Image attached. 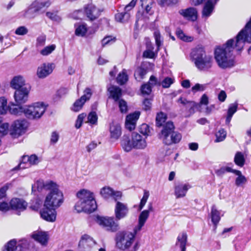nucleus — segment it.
Masks as SVG:
<instances>
[{
	"mask_svg": "<svg viewBox=\"0 0 251 251\" xmlns=\"http://www.w3.org/2000/svg\"><path fill=\"white\" fill-rule=\"evenodd\" d=\"M245 42L251 43V19L237 34L235 41L228 40L225 45L215 49L214 57L218 66L222 69L234 66L235 64L234 51L242 50Z\"/></svg>",
	"mask_w": 251,
	"mask_h": 251,
	"instance_id": "obj_1",
	"label": "nucleus"
},
{
	"mask_svg": "<svg viewBox=\"0 0 251 251\" xmlns=\"http://www.w3.org/2000/svg\"><path fill=\"white\" fill-rule=\"evenodd\" d=\"M39 192L45 191L46 195L44 201L43 206L50 208H58L64 202V198L59 186L52 180L44 181L43 180H37L32 186Z\"/></svg>",
	"mask_w": 251,
	"mask_h": 251,
	"instance_id": "obj_2",
	"label": "nucleus"
},
{
	"mask_svg": "<svg viewBox=\"0 0 251 251\" xmlns=\"http://www.w3.org/2000/svg\"><path fill=\"white\" fill-rule=\"evenodd\" d=\"M78 201L75 209L78 212L91 213L97 207L94 193L89 190L82 189L76 194Z\"/></svg>",
	"mask_w": 251,
	"mask_h": 251,
	"instance_id": "obj_3",
	"label": "nucleus"
},
{
	"mask_svg": "<svg viewBox=\"0 0 251 251\" xmlns=\"http://www.w3.org/2000/svg\"><path fill=\"white\" fill-rule=\"evenodd\" d=\"M196 67L201 71H207L212 67V57L207 54L202 47L196 48L192 52Z\"/></svg>",
	"mask_w": 251,
	"mask_h": 251,
	"instance_id": "obj_4",
	"label": "nucleus"
},
{
	"mask_svg": "<svg viewBox=\"0 0 251 251\" xmlns=\"http://www.w3.org/2000/svg\"><path fill=\"white\" fill-rule=\"evenodd\" d=\"M121 145L125 151L128 152L132 149L144 150L147 147V143L146 138L134 132L132 134L131 140L127 136H124L121 141Z\"/></svg>",
	"mask_w": 251,
	"mask_h": 251,
	"instance_id": "obj_5",
	"label": "nucleus"
},
{
	"mask_svg": "<svg viewBox=\"0 0 251 251\" xmlns=\"http://www.w3.org/2000/svg\"><path fill=\"white\" fill-rule=\"evenodd\" d=\"M138 232L134 228L133 231H124L118 232L116 237L117 247L123 250L129 249L133 244Z\"/></svg>",
	"mask_w": 251,
	"mask_h": 251,
	"instance_id": "obj_6",
	"label": "nucleus"
},
{
	"mask_svg": "<svg viewBox=\"0 0 251 251\" xmlns=\"http://www.w3.org/2000/svg\"><path fill=\"white\" fill-rule=\"evenodd\" d=\"M47 106L43 101H38L25 105V116L30 120H38L45 113Z\"/></svg>",
	"mask_w": 251,
	"mask_h": 251,
	"instance_id": "obj_7",
	"label": "nucleus"
},
{
	"mask_svg": "<svg viewBox=\"0 0 251 251\" xmlns=\"http://www.w3.org/2000/svg\"><path fill=\"white\" fill-rule=\"evenodd\" d=\"M28 126V123L25 119L16 120L10 127V134L14 138L18 137L25 132Z\"/></svg>",
	"mask_w": 251,
	"mask_h": 251,
	"instance_id": "obj_8",
	"label": "nucleus"
},
{
	"mask_svg": "<svg viewBox=\"0 0 251 251\" xmlns=\"http://www.w3.org/2000/svg\"><path fill=\"white\" fill-rule=\"evenodd\" d=\"M96 222L99 225L105 227L107 230L115 232L119 230V224L116 223L113 217H104L97 216Z\"/></svg>",
	"mask_w": 251,
	"mask_h": 251,
	"instance_id": "obj_9",
	"label": "nucleus"
},
{
	"mask_svg": "<svg viewBox=\"0 0 251 251\" xmlns=\"http://www.w3.org/2000/svg\"><path fill=\"white\" fill-rule=\"evenodd\" d=\"M174 126L171 121H168L163 126V128L160 135V138L166 145H170L173 144L172 133L174 130Z\"/></svg>",
	"mask_w": 251,
	"mask_h": 251,
	"instance_id": "obj_10",
	"label": "nucleus"
},
{
	"mask_svg": "<svg viewBox=\"0 0 251 251\" xmlns=\"http://www.w3.org/2000/svg\"><path fill=\"white\" fill-rule=\"evenodd\" d=\"M30 91V86L15 90L14 94V98L16 103L19 104L25 103L28 100Z\"/></svg>",
	"mask_w": 251,
	"mask_h": 251,
	"instance_id": "obj_11",
	"label": "nucleus"
},
{
	"mask_svg": "<svg viewBox=\"0 0 251 251\" xmlns=\"http://www.w3.org/2000/svg\"><path fill=\"white\" fill-rule=\"evenodd\" d=\"M115 216L117 220H120L127 216L129 209L127 204L119 201L118 200L115 201Z\"/></svg>",
	"mask_w": 251,
	"mask_h": 251,
	"instance_id": "obj_12",
	"label": "nucleus"
},
{
	"mask_svg": "<svg viewBox=\"0 0 251 251\" xmlns=\"http://www.w3.org/2000/svg\"><path fill=\"white\" fill-rule=\"evenodd\" d=\"M92 93L91 90L87 88L84 91V94L81 98L77 100L73 104L71 109L74 112H78L82 108L85 102L88 100L92 96Z\"/></svg>",
	"mask_w": 251,
	"mask_h": 251,
	"instance_id": "obj_13",
	"label": "nucleus"
},
{
	"mask_svg": "<svg viewBox=\"0 0 251 251\" xmlns=\"http://www.w3.org/2000/svg\"><path fill=\"white\" fill-rule=\"evenodd\" d=\"M55 68L53 63H44L37 68L36 75L40 78H44L52 73Z\"/></svg>",
	"mask_w": 251,
	"mask_h": 251,
	"instance_id": "obj_14",
	"label": "nucleus"
},
{
	"mask_svg": "<svg viewBox=\"0 0 251 251\" xmlns=\"http://www.w3.org/2000/svg\"><path fill=\"white\" fill-rule=\"evenodd\" d=\"M100 194L102 198L108 199L112 197L115 201L119 200L122 197V193L120 191H115L109 186L102 187L100 190Z\"/></svg>",
	"mask_w": 251,
	"mask_h": 251,
	"instance_id": "obj_15",
	"label": "nucleus"
},
{
	"mask_svg": "<svg viewBox=\"0 0 251 251\" xmlns=\"http://www.w3.org/2000/svg\"><path fill=\"white\" fill-rule=\"evenodd\" d=\"M85 14L90 21H94L100 15L101 11L100 8L92 3L88 4L84 7Z\"/></svg>",
	"mask_w": 251,
	"mask_h": 251,
	"instance_id": "obj_16",
	"label": "nucleus"
},
{
	"mask_svg": "<svg viewBox=\"0 0 251 251\" xmlns=\"http://www.w3.org/2000/svg\"><path fill=\"white\" fill-rule=\"evenodd\" d=\"M56 208L52 207H46L43 206V208L40 211V215L43 219L49 222H54L56 218Z\"/></svg>",
	"mask_w": 251,
	"mask_h": 251,
	"instance_id": "obj_17",
	"label": "nucleus"
},
{
	"mask_svg": "<svg viewBox=\"0 0 251 251\" xmlns=\"http://www.w3.org/2000/svg\"><path fill=\"white\" fill-rule=\"evenodd\" d=\"M95 241L89 235H82L79 242V246L85 250V251H92L96 245Z\"/></svg>",
	"mask_w": 251,
	"mask_h": 251,
	"instance_id": "obj_18",
	"label": "nucleus"
},
{
	"mask_svg": "<svg viewBox=\"0 0 251 251\" xmlns=\"http://www.w3.org/2000/svg\"><path fill=\"white\" fill-rule=\"evenodd\" d=\"M41 161V159L35 154L30 156L25 155L19 164L20 169L28 168L31 165H36Z\"/></svg>",
	"mask_w": 251,
	"mask_h": 251,
	"instance_id": "obj_19",
	"label": "nucleus"
},
{
	"mask_svg": "<svg viewBox=\"0 0 251 251\" xmlns=\"http://www.w3.org/2000/svg\"><path fill=\"white\" fill-rule=\"evenodd\" d=\"M140 115V112L135 111L127 115L125 122L126 127L129 130L134 129Z\"/></svg>",
	"mask_w": 251,
	"mask_h": 251,
	"instance_id": "obj_20",
	"label": "nucleus"
},
{
	"mask_svg": "<svg viewBox=\"0 0 251 251\" xmlns=\"http://www.w3.org/2000/svg\"><path fill=\"white\" fill-rule=\"evenodd\" d=\"M109 130L110 138L114 141L118 140L122 134V128L119 124L113 122L110 124Z\"/></svg>",
	"mask_w": 251,
	"mask_h": 251,
	"instance_id": "obj_21",
	"label": "nucleus"
},
{
	"mask_svg": "<svg viewBox=\"0 0 251 251\" xmlns=\"http://www.w3.org/2000/svg\"><path fill=\"white\" fill-rule=\"evenodd\" d=\"M28 86L25 84V79L24 77L21 75L14 76L10 82V86L15 90L22 89Z\"/></svg>",
	"mask_w": 251,
	"mask_h": 251,
	"instance_id": "obj_22",
	"label": "nucleus"
},
{
	"mask_svg": "<svg viewBox=\"0 0 251 251\" xmlns=\"http://www.w3.org/2000/svg\"><path fill=\"white\" fill-rule=\"evenodd\" d=\"M191 188L188 183H178L175 185L174 193L176 198H181L185 196L187 191Z\"/></svg>",
	"mask_w": 251,
	"mask_h": 251,
	"instance_id": "obj_23",
	"label": "nucleus"
},
{
	"mask_svg": "<svg viewBox=\"0 0 251 251\" xmlns=\"http://www.w3.org/2000/svg\"><path fill=\"white\" fill-rule=\"evenodd\" d=\"M219 0H207L205 3L202 12V18L207 19L212 14L215 5Z\"/></svg>",
	"mask_w": 251,
	"mask_h": 251,
	"instance_id": "obj_24",
	"label": "nucleus"
},
{
	"mask_svg": "<svg viewBox=\"0 0 251 251\" xmlns=\"http://www.w3.org/2000/svg\"><path fill=\"white\" fill-rule=\"evenodd\" d=\"M152 64L149 62H144L142 64L141 66L138 68L135 72L134 76L135 79L138 81L142 79L148 72V66L152 67Z\"/></svg>",
	"mask_w": 251,
	"mask_h": 251,
	"instance_id": "obj_25",
	"label": "nucleus"
},
{
	"mask_svg": "<svg viewBox=\"0 0 251 251\" xmlns=\"http://www.w3.org/2000/svg\"><path fill=\"white\" fill-rule=\"evenodd\" d=\"M31 237L43 245L47 244L49 239L47 232L42 231H34L32 233Z\"/></svg>",
	"mask_w": 251,
	"mask_h": 251,
	"instance_id": "obj_26",
	"label": "nucleus"
},
{
	"mask_svg": "<svg viewBox=\"0 0 251 251\" xmlns=\"http://www.w3.org/2000/svg\"><path fill=\"white\" fill-rule=\"evenodd\" d=\"M11 207L19 211H24L26 209L27 206V203L23 199L14 198L10 201Z\"/></svg>",
	"mask_w": 251,
	"mask_h": 251,
	"instance_id": "obj_27",
	"label": "nucleus"
},
{
	"mask_svg": "<svg viewBox=\"0 0 251 251\" xmlns=\"http://www.w3.org/2000/svg\"><path fill=\"white\" fill-rule=\"evenodd\" d=\"M150 215V210H144L139 214L138 225L134 227L135 231H140L144 226Z\"/></svg>",
	"mask_w": 251,
	"mask_h": 251,
	"instance_id": "obj_28",
	"label": "nucleus"
},
{
	"mask_svg": "<svg viewBox=\"0 0 251 251\" xmlns=\"http://www.w3.org/2000/svg\"><path fill=\"white\" fill-rule=\"evenodd\" d=\"M179 13L184 17L192 21H196L197 19V11L194 8H189L186 9H182L180 10Z\"/></svg>",
	"mask_w": 251,
	"mask_h": 251,
	"instance_id": "obj_29",
	"label": "nucleus"
},
{
	"mask_svg": "<svg viewBox=\"0 0 251 251\" xmlns=\"http://www.w3.org/2000/svg\"><path fill=\"white\" fill-rule=\"evenodd\" d=\"M50 4L51 2L49 0L44 1H35L31 4L37 14L43 12L44 9L49 7Z\"/></svg>",
	"mask_w": 251,
	"mask_h": 251,
	"instance_id": "obj_30",
	"label": "nucleus"
},
{
	"mask_svg": "<svg viewBox=\"0 0 251 251\" xmlns=\"http://www.w3.org/2000/svg\"><path fill=\"white\" fill-rule=\"evenodd\" d=\"M188 236L186 232L180 233L176 239V245L179 247L181 251H186Z\"/></svg>",
	"mask_w": 251,
	"mask_h": 251,
	"instance_id": "obj_31",
	"label": "nucleus"
},
{
	"mask_svg": "<svg viewBox=\"0 0 251 251\" xmlns=\"http://www.w3.org/2000/svg\"><path fill=\"white\" fill-rule=\"evenodd\" d=\"M9 111L11 114L16 116H21L23 114L25 115V105L23 106L21 104L13 103L9 107Z\"/></svg>",
	"mask_w": 251,
	"mask_h": 251,
	"instance_id": "obj_32",
	"label": "nucleus"
},
{
	"mask_svg": "<svg viewBox=\"0 0 251 251\" xmlns=\"http://www.w3.org/2000/svg\"><path fill=\"white\" fill-rule=\"evenodd\" d=\"M110 93V97L112 98L115 101H118L122 96V90L119 87L111 86L108 89Z\"/></svg>",
	"mask_w": 251,
	"mask_h": 251,
	"instance_id": "obj_33",
	"label": "nucleus"
},
{
	"mask_svg": "<svg viewBox=\"0 0 251 251\" xmlns=\"http://www.w3.org/2000/svg\"><path fill=\"white\" fill-rule=\"evenodd\" d=\"M223 215V214L221 215V211L218 210L215 206L213 205L211 207L210 212L211 221L215 226H217V224L220 221L221 216Z\"/></svg>",
	"mask_w": 251,
	"mask_h": 251,
	"instance_id": "obj_34",
	"label": "nucleus"
},
{
	"mask_svg": "<svg viewBox=\"0 0 251 251\" xmlns=\"http://www.w3.org/2000/svg\"><path fill=\"white\" fill-rule=\"evenodd\" d=\"M75 34L77 36L84 37L86 35L88 31V27L86 24H77L75 25Z\"/></svg>",
	"mask_w": 251,
	"mask_h": 251,
	"instance_id": "obj_35",
	"label": "nucleus"
},
{
	"mask_svg": "<svg viewBox=\"0 0 251 251\" xmlns=\"http://www.w3.org/2000/svg\"><path fill=\"white\" fill-rule=\"evenodd\" d=\"M233 173L237 176L235 181V184L237 186H241L247 182V178L242 175L241 171L234 170Z\"/></svg>",
	"mask_w": 251,
	"mask_h": 251,
	"instance_id": "obj_36",
	"label": "nucleus"
},
{
	"mask_svg": "<svg viewBox=\"0 0 251 251\" xmlns=\"http://www.w3.org/2000/svg\"><path fill=\"white\" fill-rule=\"evenodd\" d=\"M238 107V104L234 103L231 104L228 107L227 110V115L226 120V124H229L233 115L236 112Z\"/></svg>",
	"mask_w": 251,
	"mask_h": 251,
	"instance_id": "obj_37",
	"label": "nucleus"
},
{
	"mask_svg": "<svg viewBox=\"0 0 251 251\" xmlns=\"http://www.w3.org/2000/svg\"><path fill=\"white\" fill-rule=\"evenodd\" d=\"M178 101L185 105L187 109H189L191 112H194V109L197 107L198 104L193 101H188L185 99L180 98Z\"/></svg>",
	"mask_w": 251,
	"mask_h": 251,
	"instance_id": "obj_38",
	"label": "nucleus"
},
{
	"mask_svg": "<svg viewBox=\"0 0 251 251\" xmlns=\"http://www.w3.org/2000/svg\"><path fill=\"white\" fill-rule=\"evenodd\" d=\"M234 161L236 165L242 167L245 163V158L244 154L240 151L237 152L235 154Z\"/></svg>",
	"mask_w": 251,
	"mask_h": 251,
	"instance_id": "obj_39",
	"label": "nucleus"
},
{
	"mask_svg": "<svg viewBox=\"0 0 251 251\" xmlns=\"http://www.w3.org/2000/svg\"><path fill=\"white\" fill-rule=\"evenodd\" d=\"M8 110L7 100L3 96L0 97V115H5Z\"/></svg>",
	"mask_w": 251,
	"mask_h": 251,
	"instance_id": "obj_40",
	"label": "nucleus"
},
{
	"mask_svg": "<svg viewBox=\"0 0 251 251\" xmlns=\"http://www.w3.org/2000/svg\"><path fill=\"white\" fill-rule=\"evenodd\" d=\"M5 247V250L3 251H19L18 246L17 245V241L15 239L8 242Z\"/></svg>",
	"mask_w": 251,
	"mask_h": 251,
	"instance_id": "obj_41",
	"label": "nucleus"
},
{
	"mask_svg": "<svg viewBox=\"0 0 251 251\" xmlns=\"http://www.w3.org/2000/svg\"><path fill=\"white\" fill-rule=\"evenodd\" d=\"M56 46L54 44L47 46L41 50L39 51L43 56H48L55 49Z\"/></svg>",
	"mask_w": 251,
	"mask_h": 251,
	"instance_id": "obj_42",
	"label": "nucleus"
},
{
	"mask_svg": "<svg viewBox=\"0 0 251 251\" xmlns=\"http://www.w3.org/2000/svg\"><path fill=\"white\" fill-rule=\"evenodd\" d=\"M98 122V116L95 112H91L88 114L86 123L89 124L90 125H96Z\"/></svg>",
	"mask_w": 251,
	"mask_h": 251,
	"instance_id": "obj_43",
	"label": "nucleus"
},
{
	"mask_svg": "<svg viewBox=\"0 0 251 251\" xmlns=\"http://www.w3.org/2000/svg\"><path fill=\"white\" fill-rule=\"evenodd\" d=\"M37 14L34 9L30 4L23 13V16L26 18L32 19L35 18Z\"/></svg>",
	"mask_w": 251,
	"mask_h": 251,
	"instance_id": "obj_44",
	"label": "nucleus"
},
{
	"mask_svg": "<svg viewBox=\"0 0 251 251\" xmlns=\"http://www.w3.org/2000/svg\"><path fill=\"white\" fill-rule=\"evenodd\" d=\"M129 18L130 15L126 12L117 13L115 15L116 20L121 23H124L127 21Z\"/></svg>",
	"mask_w": 251,
	"mask_h": 251,
	"instance_id": "obj_45",
	"label": "nucleus"
},
{
	"mask_svg": "<svg viewBox=\"0 0 251 251\" xmlns=\"http://www.w3.org/2000/svg\"><path fill=\"white\" fill-rule=\"evenodd\" d=\"M166 120L167 115L165 113L162 112L157 113L156 117V124L157 126H162Z\"/></svg>",
	"mask_w": 251,
	"mask_h": 251,
	"instance_id": "obj_46",
	"label": "nucleus"
},
{
	"mask_svg": "<svg viewBox=\"0 0 251 251\" xmlns=\"http://www.w3.org/2000/svg\"><path fill=\"white\" fill-rule=\"evenodd\" d=\"M147 50L143 52V57L149 58H153L155 55L153 51V46L149 44L147 45Z\"/></svg>",
	"mask_w": 251,
	"mask_h": 251,
	"instance_id": "obj_47",
	"label": "nucleus"
},
{
	"mask_svg": "<svg viewBox=\"0 0 251 251\" xmlns=\"http://www.w3.org/2000/svg\"><path fill=\"white\" fill-rule=\"evenodd\" d=\"M128 79L127 75L126 74V70H123V71L120 73L117 78V82L121 84H124L125 83Z\"/></svg>",
	"mask_w": 251,
	"mask_h": 251,
	"instance_id": "obj_48",
	"label": "nucleus"
},
{
	"mask_svg": "<svg viewBox=\"0 0 251 251\" xmlns=\"http://www.w3.org/2000/svg\"><path fill=\"white\" fill-rule=\"evenodd\" d=\"M226 136V131L223 129H221L218 130L216 133V139L215 140V142H220L224 141Z\"/></svg>",
	"mask_w": 251,
	"mask_h": 251,
	"instance_id": "obj_49",
	"label": "nucleus"
},
{
	"mask_svg": "<svg viewBox=\"0 0 251 251\" xmlns=\"http://www.w3.org/2000/svg\"><path fill=\"white\" fill-rule=\"evenodd\" d=\"M172 153V151L168 148H166L165 149H162L159 154V159L161 161H163L166 160V157L170 155Z\"/></svg>",
	"mask_w": 251,
	"mask_h": 251,
	"instance_id": "obj_50",
	"label": "nucleus"
},
{
	"mask_svg": "<svg viewBox=\"0 0 251 251\" xmlns=\"http://www.w3.org/2000/svg\"><path fill=\"white\" fill-rule=\"evenodd\" d=\"M176 33L177 37L184 41L190 42L193 40V37L185 35L181 29H177Z\"/></svg>",
	"mask_w": 251,
	"mask_h": 251,
	"instance_id": "obj_51",
	"label": "nucleus"
},
{
	"mask_svg": "<svg viewBox=\"0 0 251 251\" xmlns=\"http://www.w3.org/2000/svg\"><path fill=\"white\" fill-rule=\"evenodd\" d=\"M149 192L147 191H144V195L143 196V198H142L140 204L139 205L138 210H141L145 205L146 204L147 200L149 197Z\"/></svg>",
	"mask_w": 251,
	"mask_h": 251,
	"instance_id": "obj_52",
	"label": "nucleus"
},
{
	"mask_svg": "<svg viewBox=\"0 0 251 251\" xmlns=\"http://www.w3.org/2000/svg\"><path fill=\"white\" fill-rule=\"evenodd\" d=\"M46 16L52 21L59 22L61 21V18L57 14L56 12H47L46 14Z\"/></svg>",
	"mask_w": 251,
	"mask_h": 251,
	"instance_id": "obj_53",
	"label": "nucleus"
},
{
	"mask_svg": "<svg viewBox=\"0 0 251 251\" xmlns=\"http://www.w3.org/2000/svg\"><path fill=\"white\" fill-rule=\"evenodd\" d=\"M8 128V124L7 123H2L1 118L0 117V133H2L3 135L7 134Z\"/></svg>",
	"mask_w": 251,
	"mask_h": 251,
	"instance_id": "obj_54",
	"label": "nucleus"
},
{
	"mask_svg": "<svg viewBox=\"0 0 251 251\" xmlns=\"http://www.w3.org/2000/svg\"><path fill=\"white\" fill-rule=\"evenodd\" d=\"M234 169L229 167H223L216 171V174L218 176H221L226 172L233 173Z\"/></svg>",
	"mask_w": 251,
	"mask_h": 251,
	"instance_id": "obj_55",
	"label": "nucleus"
},
{
	"mask_svg": "<svg viewBox=\"0 0 251 251\" xmlns=\"http://www.w3.org/2000/svg\"><path fill=\"white\" fill-rule=\"evenodd\" d=\"M86 114L82 113L79 114L75 122V126L76 128H79L81 127L84 119L86 117Z\"/></svg>",
	"mask_w": 251,
	"mask_h": 251,
	"instance_id": "obj_56",
	"label": "nucleus"
},
{
	"mask_svg": "<svg viewBox=\"0 0 251 251\" xmlns=\"http://www.w3.org/2000/svg\"><path fill=\"white\" fill-rule=\"evenodd\" d=\"M174 79L171 77L165 78L161 82L162 87L164 88H169L174 83Z\"/></svg>",
	"mask_w": 251,
	"mask_h": 251,
	"instance_id": "obj_57",
	"label": "nucleus"
},
{
	"mask_svg": "<svg viewBox=\"0 0 251 251\" xmlns=\"http://www.w3.org/2000/svg\"><path fill=\"white\" fill-rule=\"evenodd\" d=\"M139 131L144 135H148L150 133V128L148 125L143 124L140 126Z\"/></svg>",
	"mask_w": 251,
	"mask_h": 251,
	"instance_id": "obj_58",
	"label": "nucleus"
},
{
	"mask_svg": "<svg viewBox=\"0 0 251 251\" xmlns=\"http://www.w3.org/2000/svg\"><path fill=\"white\" fill-rule=\"evenodd\" d=\"M119 107L120 108V111L122 113H126L127 110V106L126 102L123 100V99H121L118 100Z\"/></svg>",
	"mask_w": 251,
	"mask_h": 251,
	"instance_id": "obj_59",
	"label": "nucleus"
},
{
	"mask_svg": "<svg viewBox=\"0 0 251 251\" xmlns=\"http://www.w3.org/2000/svg\"><path fill=\"white\" fill-rule=\"evenodd\" d=\"M172 137L173 138V144H176L181 140V135L177 132H175L173 130L172 133Z\"/></svg>",
	"mask_w": 251,
	"mask_h": 251,
	"instance_id": "obj_60",
	"label": "nucleus"
},
{
	"mask_svg": "<svg viewBox=\"0 0 251 251\" xmlns=\"http://www.w3.org/2000/svg\"><path fill=\"white\" fill-rule=\"evenodd\" d=\"M206 88V85L205 84H201L197 83L195 86L192 87V91L194 93H196L198 91H203Z\"/></svg>",
	"mask_w": 251,
	"mask_h": 251,
	"instance_id": "obj_61",
	"label": "nucleus"
},
{
	"mask_svg": "<svg viewBox=\"0 0 251 251\" xmlns=\"http://www.w3.org/2000/svg\"><path fill=\"white\" fill-rule=\"evenodd\" d=\"M141 90L142 94L149 95L151 91V86L149 83L145 84L142 86Z\"/></svg>",
	"mask_w": 251,
	"mask_h": 251,
	"instance_id": "obj_62",
	"label": "nucleus"
},
{
	"mask_svg": "<svg viewBox=\"0 0 251 251\" xmlns=\"http://www.w3.org/2000/svg\"><path fill=\"white\" fill-rule=\"evenodd\" d=\"M59 138V133L56 131H53L51 134L50 139V143L52 144H56L58 142Z\"/></svg>",
	"mask_w": 251,
	"mask_h": 251,
	"instance_id": "obj_63",
	"label": "nucleus"
},
{
	"mask_svg": "<svg viewBox=\"0 0 251 251\" xmlns=\"http://www.w3.org/2000/svg\"><path fill=\"white\" fill-rule=\"evenodd\" d=\"M28 32V29L24 26L19 27L15 31V33L17 35H24Z\"/></svg>",
	"mask_w": 251,
	"mask_h": 251,
	"instance_id": "obj_64",
	"label": "nucleus"
}]
</instances>
